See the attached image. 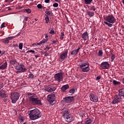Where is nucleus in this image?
I'll return each instance as SVG.
<instances>
[{
	"label": "nucleus",
	"mask_w": 124,
	"mask_h": 124,
	"mask_svg": "<svg viewBox=\"0 0 124 124\" xmlns=\"http://www.w3.org/2000/svg\"><path fill=\"white\" fill-rule=\"evenodd\" d=\"M7 67V62L6 61H4L3 63L0 64V69L2 70L3 69H5Z\"/></svg>",
	"instance_id": "obj_15"
},
{
	"label": "nucleus",
	"mask_w": 124,
	"mask_h": 124,
	"mask_svg": "<svg viewBox=\"0 0 124 124\" xmlns=\"http://www.w3.org/2000/svg\"><path fill=\"white\" fill-rule=\"evenodd\" d=\"M20 97V94L17 92H14L11 94V99L12 100V103L15 104L16 103L17 101H18V99H19Z\"/></svg>",
	"instance_id": "obj_4"
},
{
	"label": "nucleus",
	"mask_w": 124,
	"mask_h": 124,
	"mask_svg": "<svg viewBox=\"0 0 124 124\" xmlns=\"http://www.w3.org/2000/svg\"><path fill=\"white\" fill-rule=\"evenodd\" d=\"M86 4H91L93 0H84Z\"/></svg>",
	"instance_id": "obj_31"
},
{
	"label": "nucleus",
	"mask_w": 124,
	"mask_h": 124,
	"mask_svg": "<svg viewBox=\"0 0 124 124\" xmlns=\"http://www.w3.org/2000/svg\"><path fill=\"white\" fill-rule=\"evenodd\" d=\"M35 21H37V19L36 18H35Z\"/></svg>",
	"instance_id": "obj_64"
},
{
	"label": "nucleus",
	"mask_w": 124,
	"mask_h": 124,
	"mask_svg": "<svg viewBox=\"0 0 124 124\" xmlns=\"http://www.w3.org/2000/svg\"><path fill=\"white\" fill-rule=\"evenodd\" d=\"M18 47L20 50H22V49H23V43H19Z\"/></svg>",
	"instance_id": "obj_38"
},
{
	"label": "nucleus",
	"mask_w": 124,
	"mask_h": 124,
	"mask_svg": "<svg viewBox=\"0 0 124 124\" xmlns=\"http://www.w3.org/2000/svg\"><path fill=\"white\" fill-rule=\"evenodd\" d=\"M29 17H24V20H25V21H28V18Z\"/></svg>",
	"instance_id": "obj_51"
},
{
	"label": "nucleus",
	"mask_w": 124,
	"mask_h": 124,
	"mask_svg": "<svg viewBox=\"0 0 124 124\" xmlns=\"http://www.w3.org/2000/svg\"><path fill=\"white\" fill-rule=\"evenodd\" d=\"M29 118L31 121H35L38 119H40L42 117V113L38 109H32L28 111Z\"/></svg>",
	"instance_id": "obj_1"
},
{
	"label": "nucleus",
	"mask_w": 124,
	"mask_h": 124,
	"mask_svg": "<svg viewBox=\"0 0 124 124\" xmlns=\"http://www.w3.org/2000/svg\"><path fill=\"white\" fill-rule=\"evenodd\" d=\"M20 34H21L20 33H18L17 35L16 36H19V35H20Z\"/></svg>",
	"instance_id": "obj_59"
},
{
	"label": "nucleus",
	"mask_w": 124,
	"mask_h": 124,
	"mask_svg": "<svg viewBox=\"0 0 124 124\" xmlns=\"http://www.w3.org/2000/svg\"><path fill=\"white\" fill-rule=\"evenodd\" d=\"M0 54H1V50H0Z\"/></svg>",
	"instance_id": "obj_63"
},
{
	"label": "nucleus",
	"mask_w": 124,
	"mask_h": 124,
	"mask_svg": "<svg viewBox=\"0 0 124 124\" xmlns=\"http://www.w3.org/2000/svg\"><path fill=\"white\" fill-rule=\"evenodd\" d=\"M5 53V51H4L3 53H1V56H2Z\"/></svg>",
	"instance_id": "obj_58"
},
{
	"label": "nucleus",
	"mask_w": 124,
	"mask_h": 124,
	"mask_svg": "<svg viewBox=\"0 0 124 124\" xmlns=\"http://www.w3.org/2000/svg\"><path fill=\"white\" fill-rule=\"evenodd\" d=\"M47 101L51 105H54L56 103V96L55 94H49L47 95Z\"/></svg>",
	"instance_id": "obj_6"
},
{
	"label": "nucleus",
	"mask_w": 124,
	"mask_h": 124,
	"mask_svg": "<svg viewBox=\"0 0 124 124\" xmlns=\"http://www.w3.org/2000/svg\"><path fill=\"white\" fill-rule=\"evenodd\" d=\"M104 23L106 25H107L108 27H113V24H112V23H110L109 22L108 23V22H107V21H104Z\"/></svg>",
	"instance_id": "obj_29"
},
{
	"label": "nucleus",
	"mask_w": 124,
	"mask_h": 124,
	"mask_svg": "<svg viewBox=\"0 0 124 124\" xmlns=\"http://www.w3.org/2000/svg\"><path fill=\"white\" fill-rule=\"evenodd\" d=\"M45 20L46 21V24H48V23H49V21H50V19L49 18V16H46V17H45Z\"/></svg>",
	"instance_id": "obj_28"
},
{
	"label": "nucleus",
	"mask_w": 124,
	"mask_h": 124,
	"mask_svg": "<svg viewBox=\"0 0 124 124\" xmlns=\"http://www.w3.org/2000/svg\"><path fill=\"white\" fill-rule=\"evenodd\" d=\"M80 49H81V48L78 47L76 50H73L71 52V56H74V55H77V54H78V53H79V51L80 50Z\"/></svg>",
	"instance_id": "obj_19"
},
{
	"label": "nucleus",
	"mask_w": 124,
	"mask_h": 124,
	"mask_svg": "<svg viewBox=\"0 0 124 124\" xmlns=\"http://www.w3.org/2000/svg\"><path fill=\"white\" fill-rule=\"evenodd\" d=\"M37 8H38L39 9H42L43 8H46L45 7L42 6V5H41V4H38L37 5Z\"/></svg>",
	"instance_id": "obj_30"
},
{
	"label": "nucleus",
	"mask_w": 124,
	"mask_h": 124,
	"mask_svg": "<svg viewBox=\"0 0 124 124\" xmlns=\"http://www.w3.org/2000/svg\"><path fill=\"white\" fill-rule=\"evenodd\" d=\"M45 13L46 14V15H45L46 16H51V15H52V14H53V13L52 12H51L50 11H46L45 12Z\"/></svg>",
	"instance_id": "obj_26"
},
{
	"label": "nucleus",
	"mask_w": 124,
	"mask_h": 124,
	"mask_svg": "<svg viewBox=\"0 0 124 124\" xmlns=\"http://www.w3.org/2000/svg\"><path fill=\"white\" fill-rule=\"evenodd\" d=\"M53 7H58L59 6V3H54L53 4Z\"/></svg>",
	"instance_id": "obj_42"
},
{
	"label": "nucleus",
	"mask_w": 124,
	"mask_h": 124,
	"mask_svg": "<svg viewBox=\"0 0 124 124\" xmlns=\"http://www.w3.org/2000/svg\"><path fill=\"white\" fill-rule=\"evenodd\" d=\"M47 56H49V53H47V52H45V56L47 57Z\"/></svg>",
	"instance_id": "obj_47"
},
{
	"label": "nucleus",
	"mask_w": 124,
	"mask_h": 124,
	"mask_svg": "<svg viewBox=\"0 0 124 124\" xmlns=\"http://www.w3.org/2000/svg\"><path fill=\"white\" fill-rule=\"evenodd\" d=\"M44 41H45V43H46V42H47V41H48V39H46L44 40Z\"/></svg>",
	"instance_id": "obj_52"
},
{
	"label": "nucleus",
	"mask_w": 124,
	"mask_h": 124,
	"mask_svg": "<svg viewBox=\"0 0 124 124\" xmlns=\"http://www.w3.org/2000/svg\"><path fill=\"white\" fill-rule=\"evenodd\" d=\"M45 38H46V39H47L48 38V35L47 34H46Z\"/></svg>",
	"instance_id": "obj_53"
},
{
	"label": "nucleus",
	"mask_w": 124,
	"mask_h": 124,
	"mask_svg": "<svg viewBox=\"0 0 124 124\" xmlns=\"http://www.w3.org/2000/svg\"><path fill=\"white\" fill-rule=\"evenodd\" d=\"M105 20L110 24H114V23H116V19L113 15H108L105 17Z\"/></svg>",
	"instance_id": "obj_7"
},
{
	"label": "nucleus",
	"mask_w": 124,
	"mask_h": 124,
	"mask_svg": "<svg viewBox=\"0 0 124 124\" xmlns=\"http://www.w3.org/2000/svg\"><path fill=\"white\" fill-rule=\"evenodd\" d=\"M112 83L113 85H115V86H119V85H121V82L120 81H117L116 80H113Z\"/></svg>",
	"instance_id": "obj_24"
},
{
	"label": "nucleus",
	"mask_w": 124,
	"mask_h": 124,
	"mask_svg": "<svg viewBox=\"0 0 124 124\" xmlns=\"http://www.w3.org/2000/svg\"><path fill=\"white\" fill-rule=\"evenodd\" d=\"M98 57H102V56H103V51H102V50H99L98 53Z\"/></svg>",
	"instance_id": "obj_27"
},
{
	"label": "nucleus",
	"mask_w": 124,
	"mask_h": 124,
	"mask_svg": "<svg viewBox=\"0 0 124 124\" xmlns=\"http://www.w3.org/2000/svg\"><path fill=\"white\" fill-rule=\"evenodd\" d=\"M85 124H91V120H87Z\"/></svg>",
	"instance_id": "obj_44"
},
{
	"label": "nucleus",
	"mask_w": 124,
	"mask_h": 124,
	"mask_svg": "<svg viewBox=\"0 0 124 124\" xmlns=\"http://www.w3.org/2000/svg\"><path fill=\"white\" fill-rule=\"evenodd\" d=\"M81 37L84 41H86V40L89 38V34L88 33V32L86 31L83 33L81 35Z\"/></svg>",
	"instance_id": "obj_18"
},
{
	"label": "nucleus",
	"mask_w": 124,
	"mask_h": 124,
	"mask_svg": "<svg viewBox=\"0 0 124 124\" xmlns=\"http://www.w3.org/2000/svg\"><path fill=\"white\" fill-rule=\"evenodd\" d=\"M16 70H17L16 72V73H21L22 72H25V71H26V68L23 65H20L19 66L16 67Z\"/></svg>",
	"instance_id": "obj_10"
},
{
	"label": "nucleus",
	"mask_w": 124,
	"mask_h": 124,
	"mask_svg": "<svg viewBox=\"0 0 124 124\" xmlns=\"http://www.w3.org/2000/svg\"><path fill=\"white\" fill-rule=\"evenodd\" d=\"M8 10H11V8H9Z\"/></svg>",
	"instance_id": "obj_62"
},
{
	"label": "nucleus",
	"mask_w": 124,
	"mask_h": 124,
	"mask_svg": "<svg viewBox=\"0 0 124 124\" xmlns=\"http://www.w3.org/2000/svg\"><path fill=\"white\" fill-rule=\"evenodd\" d=\"M55 1H56L57 2H59V1H60V0H55Z\"/></svg>",
	"instance_id": "obj_60"
},
{
	"label": "nucleus",
	"mask_w": 124,
	"mask_h": 124,
	"mask_svg": "<svg viewBox=\"0 0 124 124\" xmlns=\"http://www.w3.org/2000/svg\"><path fill=\"white\" fill-rule=\"evenodd\" d=\"M34 56H35V57L36 58V59L37 58H38V57H39L38 55H35Z\"/></svg>",
	"instance_id": "obj_57"
},
{
	"label": "nucleus",
	"mask_w": 124,
	"mask_h": 124,
	"mask_svg": "<svg viewBox=\"0 0 124 124\" xmlns=\"http://www.w3.org/2000/svg\"><path fill=\"white\" fill-rule=\"evenodd\" d=\"M11 0H5V2H8V1H10Z\"/></svg>",
	"instance_id": "obj_56"
},
{
	"label": "nucleus",
	"mask_w": 124,
	"mask_h": 124,
	"mask_svg": "<svg viewBox=\"0 0 124 124\" xmlns=\"http://www.w3.org/2000/svg\"><path fill=\"white\" fill-rule=\"evenodd\" d=\"M46 11H49V9H46Z\"/></svg>",
	"instance_id": "obj_61"
},
{
	"label": "nucleus",
	"mask_w": 124,
	"mask_h": 124,
	"mask_svg": "<svg viewBox=\"0 0 124 124\" xmlns=\"http://www.w3.org/2000/svg\"><path fill=\"white\" fill-rule=\"evenodd\" d=\"M25 12H27V13H28V14H30V13H31V9H25Z\"/></svg>",
	"instance_id": "obj_35"
},
{
	"label": "nucleus",
	"mask_w": 124,
	"mask_h": 124,
	"mask_svg": "<svg viewBox=\"0 0 124 124\" xmlns=\"http://www.w3.org/2000/svg\"><path fill=\"white\" fill-rule=\"evenodd\" d=\"M115 59H116V56L114 55V54H112L111 55V62H114V60H115Z\"/></svg>",
	"instance_id": "obj_34"
},
{
	"label": "nucleus",
	"mask_w": 124,
	"mask_h": 124,
	"mask_svg": "<svg viewBox=\"0 0 124 124\" xmlns=\"http://www.w3.org/2000/svg\"><path fill=\"white\" fill-rule=\"evenodd\" d=\"M28 77L30 78V79H33L34 75H33V74H30L28 76Z\"/></svg>",
	"instance_id": "obj_37"
},
{
	"label": "nucleus",
	"mask_w": 124,
	"mask_h": 124,
	"mask_svg": "<svg viewBox=\"0 0 124 124\" xmlns=\"http://www.w3.org/2000/svg\"><path fill=\"white\" fill-rule=\"evenodd\" d=\"M90 98L91 100L93 102H97L98 101V97L96 95L91 94Z\"/></svg>",
	"instance_id": "obj_13"
},
{
	"label": "nucleus",
	"mask_w": 124,
	"mask_h": 124,
	"mask_svg": "<svg viewBox=\"0 0 124 124\" xmlns=\"http://www.w3.org/2000/svg\"><path fill=\"white\" fill-rule=\"evenodd\" d=\"M61 111L62 114H63L64 119L65 120H69V119L71 118V114L69 113L70 110L67 108H63Z\"/></svg>",
	"instance_id": "obj_3"
},
{
	"label": "nucleus",
	"mask_w": 124,
	"mask_h": 124,
	"mask_svg": "<svg viewBox=\"0 0 124 124\" xmlns=\"http://www.w3.org/2000/svg\"><path fill=\"white\" fill-rule=\"evenodd\" d=\"M123 98L119 95H115L114 96V99L111 102L112 104H117V103H119V102H121L122 101Z\"/></svg>",
	"instance_id": "obj_8"
},
{
	"label": "nucleus",
	"mask_w": 124,
	"mask_h": 124,
	"mask_svg": "<svg viewBox=\"0 0 124 124\" xmlns=\"http://www.w3.org/2000/svg\"><path fill=\"white\" fill-rule=\"evenodd\" d=\"M90 10H93V11H95V7H94V6H91L90 7Z\"/></svg>",
	"instance_id": "obj_40"
},
{
	"label": "nucleus",
	"mask_w": 124,
	"mask_h": 124,
	"mask_svg": "<svg viewBox=\"0 0 124 124\" xmlns=\"http://www.w3.org/2000/svg\"><path fill=\"white\" fill-rule=\"evenodd\" d=\"M10 63L13 65H15V64H16V63H17V62L15 60H11L10 61Z\"/></svg>",
	"instance_id": "obj_32"
},
{
	"label": "nucleus",
	"mask_w": 124,
	"mask_h": 124,
	"mask_svg": "<svg viewBox=\"0 0 124 124\" xmlns=\"http://www.w3.org/2000/svg\"><path fill=\"white\" fill-rule=\"evenodd\" d=\"M70 93L72 94H74L75 93V89H72L69 91Z\"/></svg>",
	"instance_id": "obj_33"
},
{
	"label": "nucleus",
	"mask_w": 124,
	"mask_h": 124,
	"mask_svg": "<svg viewBox=\"0 0 124 124\" xmlns=\"http://www.w3.org/2000/svg\"><path fill=\"white\" fill-rule=\"evenodd\" d=\"M119 95L124 98V88H122L119 91Z\"/></svg>",
	"instance_id": "obj_21"
},
{
	"label": "nucleus",
	"mask_w": 124,
	"mask_h": 124,
	"mask_svg": "<svg viewBox=\"0 0 124 124\" xmlns=\"http://www.w3.org/2000/svg\"><path fill=\"white\" fill-rule=\"evenodd\" d=\"M13 38H14V36H11V37H7L6 39H5L4 40H3L2 41V42L3 43H4L5 44H8V43H9V41L11 40L12 39H13Z\"/></svg>",
	"instance_id": "obj_16"
},
{
	"label": "nucleus",
	"mask_w": 124,
	"mask_h": 124,
	"mask_svg": "<svg viewBox=\"0 0 124 124\" xmlns=\"http://www.w3.org/2000/svg\"><path fill=\"white\" fill-rule=\"evenodd\" d=\"M57 88L54 86H47L46 88V91L48 93H52V92H55V90H56Z\"/></svg>",
	"instance_id": "obj_17"
},
{
	"label": "nucleus",
	"mask_w": 124,
	"mask_h": 124,
	"mask_svg": "<svg viewBox=\"0 0 124 124\" xmlns=\"http://www.w3.org/2000/svg\"><path fill=\"white\" fill-rule=\"evenodd\" d=\"M64 102L66 103H69L70 102H72L74 100V97L73 96H68L63 98V99Z\"/></svg>",
	"instance_id": "obj_12"
},
{
	"label": "nucleus",
	"mask_w": 124,
	"mask_h": 124,
	"mask_svg": "<svg viewBox=\"0 0 124 124\" xmlns=\"http://www.w3.org/2000/svg\"><path fill=\"white\" fill-rule=\"evenodd\" d=\"M46 48L47 49V50H50V47L49 46H46Z\"/></svg>",
	"instance_id": "obj_54"
},
{
	"label": "nucleus",
	"mask_w": 124,
	"mask_h": 124,
	"mask_svg": "<svg viewBox=\"0 0 124 124\" xmlns=\"http://www.w3.org/2000/svg\"><path fill=\"white\" fill-rule=\"evenodd\" d=\"M45 43V42L44 41V40H43L41 41L39 43H37V45H42V44H44Z\"/></svg>",
	"instance_id": "obj_36"
},
{
	"label": "nucleus",
	"mask_w": 124,
	"mask_h": 124,
	"mask_svg": "<svg viewBox=\"0 0 124 124\" xmlns=\"http://www.w3.org/2000/svg\"><path fill=\"white\" fill-rule=\"evenodd\" d=\"M100 78H101L100 77L98 76V77H96V80L97 81L98 80H100Z\"/></svg>",
	"instance_id": "obj_49"
},
{
	"label": "nucleus",
	"mask_w": 124,
	"mask_h": 124,
	"mask_svg": "<svg viewBox=\"0 0 124 124\" xmlns=\"http://www.w3.org/2000/svg\"><path fill=\"white\" fill-rule=\"evenodd\" d=\"M3 88V84L2 83H0V90Z\"/></svg>",
	"instance_id": "obj_46"
},
{
	"label": "nucleus",
	"mask_w": 124,
	"mask_h": 124,
	"mask_svg": "<svg viewBox=\"0 0 124 124\" xmlns=\"http://www.w3.org/2000/svg\"><path fill=\"white\" fill-rule=\"evenodd\" d=\"M62 80H63V73H58L54 75V81H57L58 83H61Z\"/></svg>",
	"instance_id": "obj_5"
},
{
	"label": "nucleus",
	"mask_w": 124,
	"mask_h": 124,
	"mask_svg": "<svg viewBox=\"0 0 124 124\" xmlns=\"http://www.w3.org/2000/svg\"><path fill=\"white\" fill-rule=\"evenodd\" d=\"M64 36V33L63 32H61V35L60 37V39H61V40H62V39H63V37Z\"/></svg>",
	"instance_id": "obj_39"
},
{
	"label": "nucleus",
	"mask_w": 124,
	"mask_h": 124,
	"mask_svg": "<svg viewBox=\"0 0 124 124\" xmlns=\"http://www.w3.org/2000/svg\"><path fill=\"white\" fill-rule=\"evenodd\" d=\"M68 54V50L67 49L65 50L62 54L60 55V59L62 61H64L67 59V54Z\"/></svg>",
	"instance_id": "obj_11"
},
{
	"label": "nucleus",
	"mask_w": 124,
	"mask_h": 124,
	"mask_svg": "<svg viewBox=\"0 0 124 124\" xmlns=\"http://www.w3.org/2000/svg\"><path fill=\"white\" fill-rule=\"evenodd\" d=\"M56 43H57V40L52 41V44H56Z\"/></svg>",
	"instance_id": "obj_50"
},
{
	"label": "nucleus",
	"mask_w": 124,
	"mask_h": 124,
	"mask_svg": "<svg viewBox=\"0 0 124 124\" xmlns=\"http://www.w3.org/2000/svg\"><path fill=\"white\" fill-rule=\"evenodd\" d=\"M5 95H6V94H5V91L3 90L0 91V96L1 97H5Z\"/></svg>",
	"instance_id": "obj_23"
},
{
	"label": "nucleus",
	"mask_w": 124,
	"mask_h": 124,
	"mask_svg": "<svg viewBox=\"0 0 124 124\" xmlns=\"http://www.w3.org/2000/svg\"><path fill=\"white\" fill-rule=\"evenodd\" d=\"M29 100L32 105H42L41 100L38 99V98L34 94L31 93H28Z\"/></svg>",
	"instance_id": "obj_2"
},
{
	"label": "nucleus",
	"mask_w": 124,
	"mask_h": 124,
	"mask_svg": "<svg viewBox=\"0 0 124 124\" xmlns=\"http://www.w3.org/2000/svg\"><path fill=\"white\" fill-rule=\"evenodd\" d=\"M68 89H69V85H68V84L63 85L61 88L62 92H65L66 90H67Z\"/></svg>",
	"instance_id": "obj_20"
},
{
	"label": "nucleus",
	"mask_w": 124,
	"mask_h": 124,
	"mask_svg": "<svg viewBox=\"0 0 124 124\" xmlns=\"http://www.w3.org/2000/svg\"><path fill=\"white\" fill-rule=\"evenodd\" d=\"M4 102H6V101H7V99L4 98Z\"/></svg>",
	"instance_id": "obj_55"
},
{
	"label": "nucleus",
	"mask_w": 124,
	"mask_h": 124,
	"mask_svg": "<svg viewBox=\"0 0 124 124\" xmlns=\"http://www.w3.org/2000/svg\"><path fill=\"white\" fill-rule=\"evenodd\" d=\"M26 53H33V54H35V51L33 50H30L27 51Z\"/></svg>",
	"instance_id": "obj_41"
},
{
	"label": "nucleus",
	"mask_w": 124,
	"mask_h": 124,
	"mask_svg": "<svg viewBox=\"0 0 124 124\" xmlns=\"http://www.w3.org/2000/svg\"><path fill=\"white\" fill-rule=\"evenodd\" d=\"M4 25H5V23H2V24L1 25V26H0L1 29L5 28Z\"/></svg>",
	"instance_id": "obj_45"
},
{
	"label": "nucleus",
	"mask_w": 124,
	"mask_h": 124,
	"mask_svg": "<svg viewBox=\"0 0 124 124\" xmlns=\"http://www.w3.org/2000/svg\"><path fill=\"white\" fill-rule=\"evenodd\" d=\"M82 72H89L90 71V67L89 66H86L81 68Z\"/></svg>",
	"instance_id": "obj_22"
},
{
	"label": "nucleus",
	"mask_w": 124,
	"mask_h": 124,
	"mask_svg": "<svg viewBox=\"0 0 124 124\" xmlns=\"http://www.w3.org/2000/svg\"><path fill=\"white\" fill-rule=\"evenodd\" d=\"M87 13L90 17H93L94 16V13L91 11H88Z\"/></svg>",
	"instance_id": "obj_25"
},
{
	"label": "nucleus",
	"mask_w": 124,
	"mask_h": 124,
	"mask_svg": "<svg viewBox=\"0 0 124 124\" xmlns=\"http://www.w3.org/2000/svg\"><path fill=\"white\" fill-rule=\"evenodd\" d=\"M89 65H90L89 62L85 61H81V62L79 64V67L82 69L86 66H89Z\"/></svg>",
	"instance_id": "obj_14"
},
{
	"label": "nucleus",
	"mask_w": 124,
	"mask_h": 124,
	"mask_svg": "<svg viewBox=\"0 0 124 124\" xmlns=\"http://www.w3.org/2000/svg\"><path fill=\"white\" fill-rule=\"evenodd\" d=\"M45 2H46V3H49L50 0H45Z\"/></svg>",
	"instance_id": "obj_48"
},
{
	"label": "nucleus",
	"mask_w": 124,
	"mask_h": 124,
	"mask_svg": "<svg viewBox=\"0 0 124 124\" xmlns=\"http://www.w3.org/2000/svg\"><path fill=\"white\" fill-rule=\"evenodd\" d=\"M50 34H56V32L54 30H51V31H49Z\"/></svg>",
	"instance_id": "obj_43"
},
{
	"label": "nucleus",
	"mask_w": 124,
	"mask_h": 124,
	"mask_svg": "<svg viewBox=\"0 0 124 124\" xmlns=\"http://www.w3.org/2000/svg\"><path fill=\"white\" fill-rule=\"evenodd\" d=\"M100 67L102 69H108L110 67V64L108 62H103L100 64Z\"/></svg>",
	"instance_id": "obj_9"
}]
</instances>
